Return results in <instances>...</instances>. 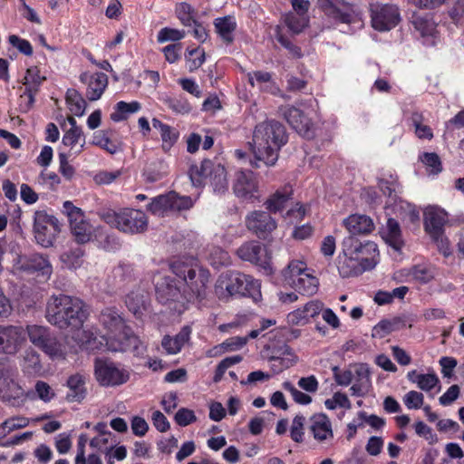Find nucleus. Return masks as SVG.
<instances>
[{
	"label": "nucleus",
	"instance_id": "f257e3e1",
	"mask_svg": "<svg viewBox=\"0 0 464 464\" xmlns=\"http://www.w3.org/2000/svg\"><path fill=\"white\" fill-rule=\"evenodd\" d=\"M288 136L285 126L276 120L262 121L255 126L252 140L247 145L255 160L253 168H259V162L267 167L274 166L278 160L279 151L286 144Z\"/></svg>",
	"mask_w": 464,
	"mask_h": 464
},
{
	"label": "nucleus",
	"instance_id": "f03ea898",
	"mask_svg": "<svg viewBox=\"0 0 464 464\" xmlns=\"http://www.w3.org/2000/svg\"><path fill=\"white\" fill-rule=\"evenodd\" d=\"M99 322L107 331L102 336L108 351L126 352L132 351L137 356H143L147 345L126 326L121 313L115 307L104 308L99 316Z\"/></svg>",
	"mask_w": 464,
	"mask_h": 464
},
{
	"label": "nucleus",
	"instance_id": "7ed1b4c3",
	"mask_svg": "<svg viewBox=\"0 0 464 464\" xmlns=\"http://www.w3.org/2000/svg\"><path fill=\"white\" fill-rule=\"evenodd\" d=\"M88 315L86 304L75 296L53 295L46 303V320L60 329H80Z\"/></svg>",
	"mask_w": 464,
	"mask_h": 464
},
{
	"label": "nucleus",
	"instance_id": "20e7f679",
	"mask_svg": "<svg viewBox=\"0 0 464 464\" xmlns=\"http://www.w3.org/2000/svg\"><path fill=\"white\" fill-rule=\"evenodd\" d=\"M170 268L173 274L184 282L183 292L188 299L202 300L206 297L210 278L208 270L198 266L192 258L174 261Z\"/></svg>",
	"mask_w": 464,
	"mask_h": 464
},
{
	"label": "nucleus",
	"instance_id": "39448f33",
	"mask_svg": "<svg viewBox=\"0 0 464 464\" xmlns=\"http://www.w3.org/2000/svg\"><path fill=\"white\" fill-rule=\"evenodd\" d=\"M101 218L111 227L129 235L140 234L148 228V217L140 209L125 208L119 211L104 210Z\"/></svg>",
	"mask_w": 464,
	"mask_h": 464
},
{
	"label": "nucleus",
	"instance_id": "423d86ee",
	"mask_svg": "<svg viewBox=\"0 0 464 464\" xmlns=\"http://www.w3.org/2000/svg\"><path fill=\"white\" fill-rule=\"evenodd\" d=\"M189 177L195 187L202 186L204 180L208 179L214 191L218 194L224 193L228 188L225 167L210 160H202L200 166H192L189 169Z\"/></svg>",
	"mask_w": 464,
	"mask_h": 464
},
{
	"label": "nucleus",
	"instance_id": "0eeeda50",
	"mask_svg": "<svg viewBox=\"0 0 464 464\" xmlns=\"http://www.w3.org/2000/svg\"><path fill=\"white\" fill-rule=\"evenodd\" d=\"M342 254L357 260L366 270L378 263L379 250L373 241H361L357 237L347 236L342 242Z\"/></svg>",
	"mask_w": 464,
	"mask_h": 464
},
{
	"label": "nucleus",
	"instance_id": "6e6552de",
	"mask_svg": "<svg viewBox=\"0 0 464 464\" xmlns=\"http://www.w3.org/2000/svg\"><path fill=\"white\" fill-rule=\"evenodd\" d=\"M13 269L19 273L35 274L46 280L50 278L53 273V266L47 256L39 253L17 256L13 261Z\"/></svg>",
	"mask_w": 464,
	"mask_h": 464
},
{
	"label": "nucleus",
	"instance_id": "1a4fd4ad",
	"mask_svg": "<svg viewBox=\"0 0 464 464\" xmlns=\"http://www.w3.org/2000/svg\"><path fill=\"white\" fill-rule=\"evenodd\" d=\"M34 232L38 244L44 247L52 246L60 232L59 222L55 217L44 210L35 211Z\"/></svg>",
	"mask_w": 464,
	"mask_h": 464
},
{
	"label": "nucleus",
	"instance_id": "9d476101",
	"mask_svg": "<svg viewBox=\"0 0 464 464\" xmlns=\"http://www.w3.org/2000/svg\"><path fill=\"white\" fill-rule=\"evenodd\" d=\"M24 391L17 382V372L11 367H0V400L13 406H19Z\"/></svg>",
	"mask_w": 464,
	"mask_h": 464
},
{
	"label": "nucleus",
	"instance_id": "9b49d317",
	"mask_svg": "<svg viewBox=\"0 0 464 464\" xmlns=\"http://www.w3.org/2000/svg\"><path fill=\"white\" fill-rule=\"evenodd\" d=\"M26 343L25 330L21 325L0 324V354L15 356Z\"/></svg>",
	"mask_w": 464,
	"mask_h": 464
},
{
	"label": "nucleus",
	"instance_id": "f8f14e48",
	"mask_svg": "<svg viewBox=\"0 0 464 464\" xmlns=\"http://www.w3.org/2000/svg\"><path fill=\"white\" fill-rule=\"evenodd\" d=\"M94 375L102 386H118L128 382V371L119 368L114 362L96 358L94 361Z\"/></svg>",
	"mask_w": 464,
	"mask_h": 464
},
{
	"label": "nucleus",
	"instance_id": "ddd939ff",
	"mask_svg": "<svg viewBox=\"0 0 464 464\" xmlns=\"http://www.w3.org/2000/svg\"><path fill=\"white\" fill-rule=\"evenodd\" d=\"M372 27L380 32L390 31L401 21L399 8L392 4L374 3L370 5Z\"/></svg>",
	"mask_w": 464,
	"mask_h": 464
},
{
	"label": "nucleus",
	"instance_id": "4468645a",
	"mask_svg": "<svg viewBox=\"0 0 464 464\" xmlns=\"http://www.w3.org/2000/svg\"><path fill=\"white\" fill-rule=\"evenodd\" d=\"M247 280L248 275L240 272L223 274L216 283L215 293L218 299L226 301L232 296H242V290Z\"/></svg>",
	"mask_w": 464,
	"mask_h": 464
},
{
	"label": "nucleus",
	"instance_id": "2eb2a0df",
	"mask_svg": "<svg viewBox=\"0 0 464 464\" xmlns=\"http://www.w3.org/2000/svg\"><path fill=\"white\" fill-rule=\"evenodd\" d=\"M307 430L320 445H332L334 434L332 421L324 413H315L307 421Z\"/></svg>",
	"mask_w": 464,
	"mask_h": 464
},
{
	"label": "nucleus",
	"instance_id": "dca6fc26",
	"mask_svg": "<svg viewBox=\"0 0 464 464\" xmlns=\"http://www.w3.org/2000/svg\"><path fill=\"white\" fill-rule=\"evenodd\" d=\"M238 256L246 261H249L264 269L266 275L272 274L270 265V256L266 249L256 241H251L243 244L237 251Z\"/></svg>",
	"mask_w": 464,
	"mask_h": 464
},
{
	"label": "nucleus",
	"instance_id": "f3484780",
	"mask_svg": "<svg viewBox=\"0 0 464 464\" xmlns=\"http://www.w3.org/2000/svg\"><path fill=\"white\" fill-rule=\"evenodd\" d=\"M247 228L259 238L266 239L276 228V220L266 211L256 210L246 218Z\"/></svg>",
	"mask_w": 464,
	"mask_h": 464
},
{
	"label": "nucleus",
	"instance_id": "a211bd4d",
	"mask_svg": "<svg viewBox=\"0 0 464 464\" xmlns=\"http://www.w3.org/2000/svg\"><path fill=\"white\" fill-rule=\"evenodd\" d=\"M318 4L328 16L343 24L352 23L355 15L353 5L344 0H318Z\"/></svg>",
	"mask_w": 464,
	"mask_h": 464
},
{
	"label": "nucleus",
	"instance_id": "6ab92c4d",
	"mask_svg": "<svg viewBox=\"0 0 464 464\" xmlns=\"http://www.w3.org/2000/svg\"><path fill=\"white\" fill-rule=\"evenodd\" d=\"M284 118L289 125L301 136L310 139L314 136L311 120L298 108L285 107L283 110Z\"/></svg>",
	"mask_w": 464,
	"mask_h": 464
},
{
	"label": "nucleus",
	"instance_id": "aec40b11",
	"mask_svg": "<svg viewBox=\"0 0 464 464\" xmlns=\"http://www.w3.org/2000/svg\"><path fill=\"white\" fill-rule=\"evenodd\" d=\"M233 190L237 197L243 199L256 198L257 191V181L251 170H239L236 172L233 183Z\"/></svg>",
	"mask_w": 464,
	"mask_h": 464
},
{
	"label": "nucleus",
	"instance_id": "412c9836",
	"mask_svg": "<svg viewBox=\"0 0 464 464\" xmlns=\"http://www.w3.org/2000/svg\"><path fill=\"white\" fill-rule=\"evenodd\" d=\"M80 80L86 84V97L89 101L99 100L108 85V76L103 72H82Z\"/></svg>",
	"mask_w": 464,
	"mask_h": 464
},
{
	"label": "nucleus",
	"instance_id": "4be33fe9",
	"mask_svg": "<svg viewBox=\"0 0 464 464\" xmlns=\"http://www.w3.org/2000/svg\"><path fill=\"white\" fill-rule=\"evenodd\" d=\"M157 299L166 304L170 301H177L181 295V290L174 279L168 276H156L154 277Z\"/></svg>",
	"mask_w": 464,
	"mask_h": 464
},
{
	"label": "nucleus",
	"instance_id": "5701e85b",
	"mask_svg": "<svg viewBox=\"0 0 464 464\" xmlns=\"http://www.w3.org/2000/svg\"><path fill=\"white\" fill-rule=\"evenodd\" d=\"M343 226L347 229L349 236H366L374 229L372 219L362 214H352L343 220Z\"/></svg>",
	"mask_w": 464,
	"mask_h": 464
},
{
	"label": "nucleus",
	"instance_id": "b1692460",
	"mask_svg": "<svg viewBox=\"0 0 464 464\" xmlns=\"http://www.w3.org/2000/svg\"><path fill=\"white\" fill-rule=\"evenodd\" d=\"M447 221V213L441 208L430 207L424 211V227L430 236H439L444 232Z\"/></svg>",
	"mask_w": 464,
	"mask_h": 464
},
{
	"label": "nucleus",
	"instance_id": "393cba45",
	"mask_svg": "<svg viewBox=\"0 0 464 464\" xmlns=\"http://www.w3.org/2000/svg\"><path fill=\"white\" fill-rule=\"evenodd\" d=\"M190 334L191 328L185 325L175 336L165 335L162 338L161 346L167 354H177L188 343Z\"/></svg>",
	"mask_w": 464,
	"mask_h": 464
},
{
	"label": "nucleus",
	"instance_id": "a878e982",
	"mask_svg": "<svg viewBox=\"0 0 464 464\" xmlns=\"http://www.w3.org/2000/svg\"><path fill=\"white\" fill-rule=\"evenodd\" d=\"M87 375L77 372L71 375L67 380L69 392L66 394V400L70 402L82 401L87 393L85 387Z\"/></svg>",
	"mask_w": 464,
	"mask_h": 464
},
{
	"label": "nucleus",
	"instance_id": "bb28decb",
	"mask_svg": "<svg viewBox=\"0 0 464 464\" xmlns=\"http://www.w3.org/2000/svg\"><path fill=\"white\" fill-rule=\"evenodd\" d=\"M293 194L292 187L287 185L273 193L264 203L269 212L282 211Z\"/></svg>",
	"mask_w": 464,
	"mask_h": 464
},
{
	"label": "nucleus",
	"instance_id": "cd10ccee",
	"mask_svg": "<svg viewBox=\"0 0 464 464\" xmlns=\"http://www.w3.org/2000/svg\"><path fill=\"white\" fill-rule=\"evenodd\" d=\"M217 34L226 44H231L234 41V32L237 28L236 19L231 15L218 17L214 21Z\"/></svg>",
	"mask_w": 464,
	"mask_h": 464
},
{
	"label": "nucleus",
	"instance_id": "c85d7f7f",
	"mask_svg": "<svg viewBox=\"0 0 464 464\" xmlns=\"http://www.w3.org/2000/svg\"><path fill=\"white\" fill-rule=\"evenodd\" d=\"M290 286L302 295H312L317 292L318 279L315 276L304 272L295 281H290Z\"/></svg>",
	"mask_w": 464,
	"mask_h": 464
},
{
	"label": "nucleus",
	"instance_id": "c756f323",
	"mask_svg": "<svg viewBox=\"0 0 464 464\" xmlns=\"http://www.w3.org/2000/svg\"><path fill=\"white\" fill-rule=\"evenodd\" d=\"M382 237L388 245L395 250H400L403 246L400 224L394 218H389L386 225V231Z\"/></svg>",
	"mask_w": 464,
	"mask_h": 464
},
{
	"label": "nucleus",
	"instance_id": "7c9ffc66",
	"mask_svg": "<svg viewBox=\"0 0 464 464\" xmlns=\"http://www.w3.org/2000/svg\"><path fill=\"white\" fill-rule=\"evenodd\" d=\"M338 271L342 277L355 276L366 271L355 259L347 256H339Z\"/></svg>",
	"mask_w": 464,
	"mask_h": 464
},
{
	"label": "nucleus",
	"instance_id": "2f4dec72",
	"mask_svg": "<svg viewBox=\"0 0 464 464\" xmlns=\"http://www.w3.org/2000/svg\"><path fill=\"white\" fill-rule=\"evenodd\" d=\"M25 334L28 335L30 342L40 349H42L52 334L49 328L36 324L28 325Z\"/></svg>",
	"mask_w": 464,
	"mask_h": 464
},
{
	"label": "nucleus",
	"instance_id": "473e14b6",
	"mask_svg": "<svg viewBox=\"0 0 464 464\" xmlns=\"http://www.w3.org/2000/svg\"><path fill=\"white\" fill-rule=\"evenodd\" d=\"M283 355L284 356H272L270 358V368L274 373H280L295 364V356L289 347H285Z\"/></svg>",
	"mask_w": 464,
	"mask_h": 464
},
{
	"label": "nucleus",
	"instance_id": "72a5a7b5",
	"mask_svg": "<svg viewBox=\"0 0 464 464\" xmlns=\"http://www.w3.org/2000/svg\"><path fill=\"white\" fill-rule=\"evenodd\" d=\"M66 103L70 111L75 116H82L86 108V102L75 89H69L66 92Z\"/></svg>",
	"mask_w": 464,
	"mask_h": 464
},
{
	"label": "nucleus",
	"instance_id": "f704fd0d",
	"mask_svg": "<svg viewBox=\"0 0 464 464\" xmlns=\"http://www.w3.org/2000/svg\"><path fill=\"white\" fill-rule=\"evenodd\" d=\"M248 82L255 86L258 85L260 90L266 92H272L275 83L272 81V75L268 72L255 71L247 73Z\"/></svg>",
	"mask_w": 464,
	"mask_h": 464
},
{
	"label": "nucleus",
	"instance_id": "c9c22d12",
	"mask_svg": "<svg viewBox=\"0 0 464 464\" xmlns=\"http://www.w3.org/2000/svg\"><path fill=\"white\" fill-rule=\"evenodd\" d=\"M41 350L53 360L64 359L67 354L66 346L60 343L53 334H51Z\"/></svg>",
	"mask_w": 464,
	"mask_h": 464
},
{
	"label": "nucleus",
	"instance_id": "e433bc0d",
	"mask_svg": "<svg viewBox=\"0 0 464 464\" xmlns=\"http://www.w3.org/2000/svg\"><path fill=\"white\" fill-rule=\"evenodd\" d=\"M63 145L70 147L71 150H73L77 144H80L79 149H77L74 153H81L85 145V138L82 128L68 130L63 137Z\"/></svg>",
	"mask_w": 464,
	"mask_h": 464
},
{
	"label": "nucleus",
	"instance_id": "4c0bfd02",
	"mask_svg": "<svg viewBox=\"0 0 464 464\" xmlns=\"http://www.w3.org/2000/svg\"><path fill=\"white\" fill-rule=\"evenodd\" d=\"M140 109V104L138 102H131L130 103L125 102H119L116 103L115 111L111 114V119L115 121H121L126 119V115L138 111Z\"/></svg>",
	"mask_w": 464,
	"mask_h": 464
},
{
	"label": "nucleus",
	"instance_id": "58836bf2",
	"mask_svg": "<svg viewBox=\"0 0 464 464\" xmlns=\"http://www.w3.org/2000/svg\"><path fill=\"white\" fill-rule=\"evenodd\" d=\"M304 272H306V265L299 260L291 261L288 266L282 271L284 282L290 285V281L296 280Z\"/></svg>",
	"mask_w": 464,
	"mask_h": 464
},
{
	"label": "nucleus",
	"instance_id": "ea45409f",
	"mask_svg": "<svg viewBox=\"0 0 464 464\" xmlns=\"http://www.w3.org/2000/svg\"><path fill=\"white\" fill-rule=\"evenodd\" d=\"M284 21L292 33L299 34L308 25L309 17L300 14L288 13L285 15Z\"/></svg>",
	"mask_w": 464,
	"mask_h": 464
},
{
	"label": "nucleus",
	"instance_id": "a19ab883",
	"mask_svg": "<svg viewBox=\"0 0 464 464\" xmlns=\"http://www.w3.org/2000/svg\"><path fill=\"white\" fill-rule=\"evenodd\" d=\"M176 14L184 26H192L196 24V10L188 3H179L176 5Z\"/></svg>",
	"mask_w": 464,
	"mask_h": 464
},
{
	"label": "nucleus",
	"instance_id": "79ce46f5",
	"mask_svg": "<svg viewBox=\"0 0 464 464\" xmlns=\"http://www.w3.org/2000/svg\"><path fill=\"white\" fill-rule=\"evenodd\" d=\"M411 125L414 127L415 134L419 139L431 140L433 132L431 129L423 124V115L418 111L412 112L411 116Z\"/></svg>",
	"mask_w": 464,
	"mask_h": 464
},
{
	"label": "nucleus",
	"instance_id": "37998d69",
	"mask_svg": "<svg viewBox=\"0 0 464 464\" xmlns=\"http://www.w3.org/2000/svg\"><path fill=\"white\" fill-rule=\"evenodd\" d=\"M148 210L155 216H165L170 210L169 194L160 195L151 199Z\"/></svg>",
	"mask_w": 464,
	"mask_h": 464
},
{
	"label": "nucleus",
	"instance_id": "c03bdc74",
	"mask_svg": "<svg viewBox=\"0 0 464 464\" xmlns=\"http://www.w3.org/2000/svg\"><path fill=\"white\" fill-rule=\"evenodd\" d=\"M22 367L24 371L28 373H33L40 371V358L39 354L32 348L25 350L23 360H22Z\"/></svg>",
	"mask_w": 464,
	"mask_h": 464
},
{
	"label": "nucleus",
	"instance_id": "a18cd8bd",
	"mask_svg": "<svg viewBox=\"0 0 464 464\" xmlns=\"http://www.w3.org/2000/svg\"><path fill=\"white\" fill-rule=\"evenodd\" d=\"M29 420L25 417L16 416L5 420L0 424V437H5L14 430H19L28 426Z\"/></svg>",
	"mask_w": 464,
	"mask_h": 464
},
{
	"label": "nucleus",
	"instance_id": "49530a36",
	"mask_svg": "<svg viewBox=\"0 0 464 464\" xmlns=\"http://www.w3.org/2000/svg\"><path fill=\"white\" fill-rule=\"evenodd\" d=\"M77 342L81 348L87 351L100 349V345H102V343L98 341L92 333L84 330L78 332Z\"/></svg>",
	"mask_w": 464,
	"mask_h": 464
},
{
	"label": "nucleus",
	"instance_id": "de8ad7c7",
	"mask_svg": "<svg viewBox=\"0 0 464 464\" xmlns=\"http://www.w3.org/2000/svg\"><path fill=\"white\" fill-rule=\"evenodd\" d=\"M168 194L171 211L186 210L193 206V201L188 196H179L175 191H171Z\"/></svg>",
	"mask_w": 464,
	"mask_h": 464
},
{
	"label": "nucleus",
	"instance_id": "09e8293b",
	"mask_svg": "<svg viewBox=\"0 0 464 464\" xmlns=\"http://www.w3.org/2000/svg\"><path fill=\"white\" fill-rule=\"evenodd\" d=\"M72 234L79 243H85L91 239L92 226L85 220L80 221L70 227Z\"/></svg>",
	"mask_w": 464,
	"mask_h": 464
},
{
	"label": "nucleus",
	"instance_id": "8fccbe9b",
	"mask_svg": "<svg viewBox=\"0 0 464 464\" xmlns=\"http://www.w3.org/2000/svg\"><path fill=\"white\" fill-rule=\"evenodd\" d=\"M92 144L101 147L110 154H115L119 150V146L111 141L105 131H97L93 134Z\"/></svg>",
	"mask_w": 464,
	"mask_h": 464
},
{
	"label": "nucleus",
	"instance_id": "3c124183",
	"mask_svg": "<svg viewBox=\"0 0 464 464\" xmlns=\"http://www.w3.org/2000/svg\"><path fill=\"white\" fill-rule=\"evenodd\" d=\"M125 304L133 314L139 316L144 308V296L140 293L130 292L125 298Z\"/></svg>",
	"mask_w": 464,
	"mask_h": 464
},
{
	"label": "nucleus",
	"instance_id": "603ef678",
	"mask_svg": "<svg viewBox=\"0 0 464 464\" xmlns=\"http://www.w3.org/2000/svg\"><path fill=\"white\" fill-rule=\"evenodd\" d=\"M261 285L258 280L254 279L251 276H248L247 284L243 287L244 297H250L255 302H258L261 299Z\"/></svg>",
	"mask_w": 464,
	"mask_h": 464
},
{
	"label": "nucleus",
	"instance_id": "864d4df0",
	"mask_svg": "<svg viewBox=\"0 0 464 464\" xmlns=\"http://www.w3.org/2000/svg\"><path fill=\"white\" fill-rule=\"evenodd\" d=\"M284 390L289 392L294 401L301 405H307L311 403L312 398L310 395L304 393L303 392L296 389L294 384L290 382H284L282 384Z\"/></svg>",
	"mask_w": 464,
	"mask_h": 464
},
{
	"label": "nucleus",
	"instance_id": "5fc2aeb1",
	"mask_svg": "<svg viewBox=\"0 0 464 464\" xmlns=\"http://www.w3.org/2000/svg\"><path fill=\"white\" fill-rule=\"evenodd\" d=\"M305 418L302 415H296L292 422V426L290 428V436L291 439L297 443H300L304 440V424Z\"/></svg>",
	"mask_w": 464,
	"mask_h": 464
},
{
	"label": "nucleus",
	"instance_id": "6e6d98bb",
	"mask_svg": "<svg viewBox=\"0 0 464 464\" xmlns=\"http://www.w3.org/2000/svg\"><path fill=\"white\" fill-rule=\"evenodd\" d=\"M411 275L412 278L421 284H426L433 278L431 269L423 265H418L411 268Z\"/></svg>",
	"mask_w": 464,
	"mask_h": 464
},
{
	"label": "nucleus",
	"instance_id": "4d7b16f0",
	"mask_svg": "<svg viewBox=\"0 0 464 464\" xmlns=\"http://www.w3.org/2000/svg\"><path fill=\"white\" fill-rule=\"evenodd\" d=\"M423 401V394L416 391H410L403 396V403L409 410H417L421 408Z\"/></svg>",
	"mask_w": 464,
	"mask_h": 464
},
{
	"label": "nucleus",
	"instance_id": "13d9d810",
	"mask_svg": "<svg viewBox=\"0 0 464 464\" xmlns=\"http://www.w3.org/2000/svg\"><path fill=\"white\" fill-rule=\"evenodd\" d=\"M324 405L328 410H334L337 407L349 409L351 402L344 393L335 392L332 398L324 401Z\"/></svg>",
	"mask_w": 464,
	"mask_h": 464
},
{
	"label": "nucleus",
	"instance_id": "bf43d9fd",
	"mask_svg": "<svg viewBox=\"0 0 464 464\" xmlns=\"http://www.w3.org/2000/svg\"><path fill=\"white\" fill-rule=\"evenodd\" d=\"M421 161L430 168V171L438 174L441 171V161L438 154L434 152H425L420 157Z\"/></svg>",
	"mask_w": 464,
	"mask_h": 464
},
{
	"label": "nucleus",
	"instance_id": "052dcab7",
	"mask_svg": "<svg viewBox=\"0 0 464 464\" xmlns=\"http://www.w3.org/2000/svg\"><path fill=\"white\" fill-rule=\"evenodd\" d=\"M63 211L68 217L70 227L74 224H78L80 221L84 219V215L82 209L74 207L70 201H65L63 203Z\"/></svg>",
	"mask_w": 464,
	"mask_h": 464
},
{
	"label": "nucleus",
	"instance_id": "680f3d73",
	"mask_svg": "<svg viewBox=\"0 0 464 464\" xmlns=\"http://www.w3.org/2000/svg\"><path fill=\"white\" fill-rule=\"evenodd\" d=\"M439 383L440 380L435 372L423 373L420 375V378L417 380V386L424 392L431 391Z\"/></svg>",
	"mask_w": 464,
	"mask_h": 464
},
{
	"label": "nucleus",
	"instance_id": "e2e57ef3",
	"mask_svg": "<svg viewBox=\"0 0 464 464\" xmlns=\"http://www.w3.org/2000/svg\"><path fill=\"white\" fill-rule=\"evenodd\" d=\"M35 392L38 398L44 402H49L55 396V393L52 387L44 381H37L34 385Z\"/></svg>",
	"mask_w": 464,
	"mask_h": 464
},
{
	"label": "nucleus",
	"instance_id": "0e129e2a",
	"mask_svg": "<svg viewBox=\"0 0 464 464\" xmlns=\"http://www.w3.org/2000/svg\"><path fill=\"white\" fill-rule=\"evenodd\" d=\"M189 57L187 58V64L189 72L198 69L205 61V53L199 49L188 51Z\"/></svg>",
	"mask_w": 464,
	"mask_h": 464
},
{
	"label": "nucleus",
	"instance_id": "69168bd1",
	"mask_svg": "<svg viewBox=\"0 0 464 464\" xmlns=\"http://www.w3.org/2000/svg\"><path fill=\"white\" fill-rule=\"evenodd\" d=\"M184 31L165 27L159 32L157 40L159 43H164L167 41H179L184 38Z\"/></svg>",
	"mask_w": 464,
	"mask_h": 464
},
{
	"label": "nucleus",
	"instance_id": "338daca9",
	"mask_svg": "<svg viewBox=\"0 0 464 464\" xmlns=\"http://www.w3.org/2000/svg\"><path fill=\"white\" fill-rule=\"evenodd\" d=\"M161 140H162V150L164 151H169L171 147L176 143L179 138V132L169 126L165 130L160 133Z\"/></svg>",
	"mask_w": 464,
	"mask_h": 464
},
{
	"label": "nucleus",
	"instance_id": "774afa93",
	"mask_svg": "<svg viewBox=\"0 0 464 464\" xmlns=\"http://www.w3.org/2000/svg\"><path fill=\"white\" fill-rule=\"evenodd\" d=\"M44 80L45 77L40 75V72L37 67H31L26 71L24 84L25 87H36L38 89Z\"/></svg>",
	"mask_w": 464,
	"mask_h": 464
}]
</instances>
